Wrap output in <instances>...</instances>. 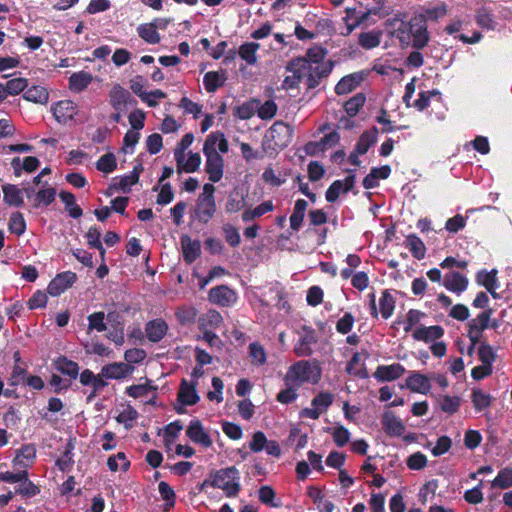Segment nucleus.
I'll use <instances>...</instances> for the list:
<instances>
[{
	"label": "nucleus",
	"instance_id": "f257e3e1",
	"mask_svg": "<svg viewBox=\"0 0 512 512\" xmlns=\"http://www.w3.org/2000/svg\"><path fill=\"white\" fill-rule=\"evenodd\" d=\"M405 14H396L384 22L388 34L399 40L402 48L412 46L416 50L423 49L429 42L430 36L427 22L423 15L411 17L408 21Z\"/></svg>",
	"mask_w": 512,
	"mask_h": 512
},
{
	"label": "nucleus",
	"instance_id": "f03ea898",
	"mask_svg": "<svg viewBox=\"0 0 512 512\" xmlns=\"http://www.w3.org/2000/svg\"><path fill=\"white\" fill-rule=\"evenodd\" d=\"M240 472L235 466L212 471L209 479L202 482L200 490L205 486L221 489L228 498L236 497L241 490Z\"/></svg>",
	"mask_w": 512,
	"mask_h": 512
},
{
	"label": "nucleus",
	"instance_id": "7ed1b4c3",
	"mask_svg": "<svg viewBox=\"0 0 512 512\" xmlns=\"http://www.w3.org/2000/svg\"><path fill=\"white\" fill-rule=\"evenodd\" d=\"M321 375V367L317 360H300L288 368L283 380L286 385L296 384V388H299L304 383L317 384Z\"/></svg>",
	"mask_w": 512,
	"mask_h": 512
},
{
	"label": "nucleus",
	"instance_id": "20e7f679",
	"mask_svg": "<svg viewBox=\"0 0 512 512\" xmlns=\"http://www.w3.org/2000/svg\"><path fill=\"white\" fill-rule=\"evenodd\" d=\"M203 153L206 157L205 171L209 176L212 183L219 182L224 173V159L215 149V142L212 140H205L203 145Z\"/></svg>",
	"mask_w": 512,
	"mask_h": 512
},
{
	"label": "nucleus",
	"instance_id": "39448f33",
	"mask_svg": "<svg viewBox=\"0 0 512 512\" xmlns=\"http://www.w3.org/2000/svg\"><path fill=\"white\" fill-rule=\"evenodd\" d=\"M266 137L273 142L274 148L284 149L292 141L293 129L283 121H276L267 131Z\"/></svg>",
	"mask_w": 512,
	"mask_h": 512
},
{
	"label": "nucleus",
	"instance_id": "423d86ee",
	"mask_svg": "<svg viewBox=\"0 0 512 512\" xmlns=\"http://www.w3.org/2000/svg\"><path fill=\"white\" fill-rule=\"evenodd\" d=\"M286 70L292 72V75L286 76L282 86L284 89H295L299 86L305 71H307V61L303 57L290 60L286 66Z\"/></svg>",
	"mask_w": 512,
	"mask_h": 512
},
{
	"label": "nucleus",
	"instance_id": "0eeeda50",
	"mask_svg": "<svg viewBox=\"0 0 512 512\" xmlns=\"http://www.w3.org/2000/svg\"><path fill=\"white\" fill-rule=\"evenodd\" d=\"M334 397L330 392H320L311 401L313 408H304L300 411V416L316 420L333 403Z\"/></svg>",
	"mask_w": 512,
	"mask_h": 512
},
{
	"label": "nucleus",
	"instance_id": "6e6552de",
	"mask_svg": "<svg viewBox=\"0 0 512 512\" xmlns=\"http://www.w3.org/2000/svg\"><path fill=\"white\" fill-rule=\"evenodd\" d=\"M237 293L227 285H218L210 289L208 299L221 307H230L237 301Z\"/></svg>",
	"mask_w": 512,
	"mask_h": 512
},
{
	"label": "nucleus",
	"instance_id": "1a4fd4ad",
	"mask_svg": "<svg viewBox=\"0 0 512 512\" xmlns=\"http://www.w3.org/2000/svg\"><path fill=\"white\" fill-rule=\"evenodd\" d=\"M76 280L77 275L72 271L58 273L48 284L47 292L53 297L60 296L67 289L72 287Z\"/></svg>",
	"mask_w": 512,
	"mask_h": 512
},
{
	"label": "nucleus",
	"instance_id": "9d476101",
	"mask_svg": "<svg viewBox=\"0 0 512 512\" xmlns=\"http://www.w3.org/2000/svg\"><path fill=\"white\" fill-rule=\"evenodd\" d=\"M304 334L299 338L294 347V352L298 357L311 356L313 354L312 345L318 341L316 331L309 326L302 327Z\"/></svg>",
	"mask_w": 512,
	"mask_h": 512
},
{
	"label": "nucleus",
	"instance_id": "9b49d317",
	"mask_svg": "<svg viewBox=\"0 0 512 512\" xmlns=\"http://www.w3.org/2000/svg\"><path fill=\"white\" fill-rule=\"evenodd\" d=\"M216 212L215 197H199L194 211V218L202 224H207Z\"/></svg>",
	"mask_w": 512,
	"mask_h": 512
},
{
	"label": "nucleus",
	"instance_id": "f8f14e48",
	"mask_svg": "<svg viewBox=\"0 0 512 512\" xmlns=\"http://www.w3.org/2000/svg\"><path fill=\"white\" fill-rule=\"evenodd\" d=\"M186 435L192 442L200 444L205 448L212 446V439L204 430L203 424L199 419H193L190 421L186 429Z\"/></svg>",
	"mask_w": 512,
	"mask_h": 512
},
{
	"label": "nucleus",
	"instance_id": "ddd939ff",
	"mask_svg": "<svg viewBox=\"0 0 512 512\" xmlns=\"http://www.w3.org/2000/svg\"><path fill=\"white\" fill-rule=\"evenodd\" d=\"M406 372L405 367L400 363L390 365H379L373 373L378 382H391L399 379Z\"/></svg>",
	"mask_w": 512,
	"mask_h": 512
},
{
	"label": "nucleus",
	"instance_id": "4468645a",
	"mask_svg": "<svg viewBox=\"0 0 512 512\" xmlns=\"http://www.w3.org/2000/svg\"><path fill=\"white\" fill-rule=\"evenodd\" d=\"M54 368L63 376L67 377L68 382L76 380L79 375V364L64 355H60L53 360Z\"/></svg>",
	"mask_w": 512,
	"mask_h": 512
},
{
	"label": "nucleus",
	"instance_id": "2eb2a0df",
	"mask_svg": "<svg viewBox=\"0 0 512 512\" xmlns=\"http://www.w3.org/2000/svg\"><path fill=\"white\" fill-rule=\"evenodd\" d=\"M134 371V367L123 362H113L101 368V375L106 379L120 380L128 377Z\"/></svg>",
	"mask_w": 512,
	"mask_h": 512
},
{
	"label": "nucleus",
	"instance_id": "dca6fc26",
	"mask_svg": "<svg viewBox=\"0 0 512 512\" xmlns=\"http://www.w3.org/2000/svg\"><path fill=\"white\" fill-rule=\"evenodd\" d=\"M77 113V105L71 100H61L53 107V115L61 124L73 120Z\"/></svg>",
	"mask_w": 512,
	"mask_h": 512
},
{
	"label": "nucleus",
	"instance_id": "f3484780",
	"mask_svg": "<svg viewBox=\"0 0 512 512\" xmlns=\"http://www.w3.org/2000/svg\"><path fill=\"white\" fill-rule=\"evenodd\" d=\"M381 424L385 433L389 436H402L405 432V425L394 412L386 411L382 415Z\"/></svg>",
	"mask_w": 512,
	"mask_h": 512
},
{
	"label": "nucleus",
	"instance_id": "a211bd4d",
	"mask_svg": "<svg viewBox=\"0 0 512 512\" xmlns=\"http://www.w3.org/2000/svg\"><path fill=\"white\" fill-rule=\"evenodd\" d=\"M197 382L189 383L186 379H182L179 391L177 394V400L182 405L192 406L198 403L200 400L199 395L197 394Z\"/></svg>",
	"mask_w": 512,
	"mask_h": 512
},
{
	"label": "nucleus",
	"instance_id": "6ab92c4d",
	"mask_svg": "<svg viewBox=\"0 0 512 512\" xmlns=\"http://www.w3.org/2000/svg\"><path fill=\"white\" fill-rule=\"evenodd\" d=\"M333 69V63H322L315 67H308L309 73L307 75L306 84L309 89H315L323 78L329 76Z\"/></svg>",
	"mask_w": 512,
	"mask_h": 512
},
{
	"label": "nucleus",
	"instance_id": "aec40b11",
	"mask_svg": "<svg viewBox=\"0 0 512 512\" xmlns=\"http://www.w3.org/2000/svg\"><path fill=\"white\" fill-rule=\"evenodd\" d=\"M476 24L488 31H493L497 27V21L495 19L494 10L486 5H482L475 10L474 16Z\"/></svg>",
	"mask_w": 512,
	"mask_h": 512
},
{
	"label": "nucleus",
	"instance_id": "412c9836",
	"mask_svg": "<svg viewBox=\"0 0 512 512\" xmlns=\"http://www.w3.org/2000/svg\"><path fill=\"white\" fill-rule=\"evenodd\" d=\"M183 260L186 264H192L201 254V244L199 240H192L188 235L180 237Z\"/></svg>",
	"mask_w": 512,
	"mask_h": 512
},
{
	"label": "nucleus",
	"instance_id": "4be33fe9",
	"mask_svg": "<svg viewBox=\"0 0 512 512\" xmlns=\"http://www.w3.org/2000/svg\"><path fill=\"white\" fill-rule=\"evenodd\" d=\"M168 331V325L165 320L156 318L150 320L145 325V333L148 340L152 343L160 342Z\"/></svg>",
	"mask_w": 512,
	"mask_h": 512
},
{
	"label": "nucleus",
	"instance_id": "5701e85b",
	"mask_svg": "<svg viewBox=\"0 0 512 512\" xmlns=\"http://www.w3.org/2000/svg\"><path fill=\"white\" fill-rule=\"evenodd\" d=\"M469 281L466 276L459 272L452 271L444 276L443 286L456 294H461L468 287Z\"/></svg>",
	"mask_w": 512,
	"mask_h": 512
},
{
	"label": "nucleus",
	"instance_id": "b1692460",
	"mask_svg": "<svg viewBox=\"0 0 512 512\" xmlns=\"http://www.w3.org/2000/svg\"><path fill=\"white\" fill-rule=\"evenodd\" d=\"M444 335V329L442 326L433 325V326H420L416 328L412 337L416 341H423L425 343L432 342L434 340L440 339Z\"/></svg>",
	"mask_w": 512,
	"mask_h": 512
},
{
	"label": "nucleus",
	"instance_id": "393cba45",
	"mask_svg": "<svg viewBox=\"0 0 512 512\" xmlns=\"http://www.w3.org/2000/svg\"><path fill=\"white\" fill-rule=\"evenodd\" d=\"M406 387L412 392L427 394L431 389V384L426 375L414 371L407 377Z\"/></svg>",
	"mask_w": 512,
	"mask_h": 512
},
{
	"label": "nucleus",
	"instance_id": "a878e982",
	"mask_svg": "<svg viewBox=\"0 0 512 512\" xmlns=\"http://www.w3.org/2000/svg\"><path fill=\"white\" fill-rule=\"evenodd\" d=\"M361 72L352 73L342 77L335 86V93L337 95H345L354 91L363 81Z\"/></svg>",
	"mask_w": 512,
	"mask_h": 512
},
{
	"label": "nucleus",
	"instance_id": "bb28decb",
	"mask_svg": "<svg viewBox=\"0 0 512 512\" xmlns=\"http://www.w3.org/2000/svg\"><path fill=\"white\" fill-rule=\"evenodd\" d=\"M39 165L40 161L35 156H27L23 159V161H21L20 157H14L11 160V166L16 177H20L23 171L27 173L34 172L37 170Z\"/></svg>",
	"mask_w": 512,
	"mask_h": 512
},
{
	"label": "nucleus",
	"instance_id": "cd10ccee",
	"mask_svg": "<svg viewBox=\"0 0 512 512\" xmlns=\"http://www.w3.org/2000/svg\"><path fill=\"white\" fill-rule=\"evenodd\" d=\"M227 80L226 71H208L204 74L203 84L208 93L216 92Z\"/></svg>",
	"mask_w": 512,
	"mask_h": 512
},
{
	"label": "nucleus",
	"instance_id": "c85d7f7f",
	"mask_svg": "<svg viewBox=\"0 0 512 512\" xmlns=\"http://www.w3.org/2000/svg\"><path fill=\"white\" fill-rule=\"evenodd\" d=\"M4 202L13 207H21L24 204L23 191L17 185L5 184L2 186Z\"/></svg>",
	"mask_w": 512,
	"mask_h": 512
},
{
	"label": "nucleus",
	"instance_id": "c756f323",
	"mask_svg": "<svg viewBox=\"0 0 512 512\" xmlns=\"http://www.w3.org/2000/svg\"><path fill=\"white\" fill-rule=\"evenodd\" d=\"M93 81V76L86 71L73 73L69 77V89L72 92L80 93L84 91Z\"/></svg>",
	"mask_w": 512,
	"mask_h": 512
},
{
	"label": "nucleus",
	"instance_id": "7c9ffc66",
	"mask_svg": "<svg viewBox=\"0 0 512 512\" xmlns=\"http://www.w3.org/2000/svg\"><path fill=\"white\" fill-rule=\"evenodd\" d=\"M377 139L378 129L376 126H374L372 129L366 130L360 135L354 149L358 152V154L364 155L367 153L369 148L377 142Z\"/></svg>",
	"mask_w": 512,
	"mask_h": 512
},
{
	"label": "nucleus",
	"instance_id": "2f4dec72",
	"mask_svg": "<svg viewBox=\"0 0 512 512\" xmlns=\"http://www.w3.org/2000/svg\"><path fill=\"white\" fill-rule=\"evenodd\" d=\"M223 323L222 315L216 310H209L198 320V326L201 331L217 329Z\"/></svg>",
	"mask_w": 512,
	"mask_h": 512
},
{
	"label": "nucleus",
	"instance_id": "473e14b6",
	"mask_svg": "<svg viewBox=\"0 0 512 512\" xmlns=\"http://www.w3.org/2000/svg\"><path fill=\"white\" fill-rule=\"evenodd\" d=\"M307 207H308V203L304 199H298L295 202V205H294V208H293V212H292V214L290 215V218H289L290 228L293 231L297 232V231L300 230V228L302 226V223H303V220H304V217H305V213H306Z\"/></svg>",
	"mask_w": 512,
	"mask_h": 512
},
{
	"label": "nucleus",
	"instance_id": "72a5a7b5",
	"mask_svg": "<svg viewBox=\"0 0 512 512\" xmlns=\"http://www.w3.org/2000/svg\"><path fill=\"white\" fill-rule=\"evenodd\" d=\"M130 99V93L118 84L110 91V103L116 111H121Z\"/></svg>",
	"mask_w": 512,
	"mask_h": 512
},
{
	"label": "nucleus",
	"instance_id": "f704fd0d",
	"mask_svg": "<svg viewBox=\"0 0 512 512\" xmlns=\"http://www.w3.org/2000/svg\"><path fill=\"white\" fill-rule=\"evenodd\" d=\"M75 449V444L73 439H69L67 442L63 454L60 458H58L55 462L57 468L62 472H68L72 469L74 465L73 459V451Z\"/></svg>",
	"mask_w": 512,
	"mask_h": 512
},
{
	"label": "nucleus",
	"instance_id": "c9c22d12",
	"mask_svg": "<svg viewBox=\"0 0 512 512\" xmlns=\"http://www.w3.org/2000/svg\"><path fill=\"white\" fill-rule=\"evenodd\" d=\"M382 35L381 30L362 32L358 36V44L366 50L374 49L380 45Z\"/></svg>",
	"mask_w": 512,
	"mask_h": 512
},
{
	"label": "nucleus",
	"instance_id": "e433bc0d",
	"mask_svg": "<svg viewBox=\"0 0 512 512\" xmlns=\"http://www.w3.org/2000/svg\"><path fill=\"white\" fill-rule=\"evenodd\" d=\"M260 48V44L256 42H245L240 45L238 49V55L248 65H255L257 63V51Z\"/></svg>",
	"mask_w": 512,
	"mask_h": 512
},
{
	"label": "nucleus",
	"instance_id": "4c0bfd02",
	"mask_svg": "<svg viewBox=\"0 0 512 512\" xmlns=\"http://www.w3.org/2000/svg\"><path fill=\"white\" fill-rule=\"evenodd\" d=\"M57 191L52 186H44L37 191L35 194V202H33V208H39L41 205L49 206L56 198Z\"/></svg>",
	"mask_w": 512,
	"mask_h": 512
},
{
	"label": "nucleus",
	"instance_id": "58836bf2",
	"mask_svg": "<svg viewBox=\"0 0 512 512\" xmlns=\"http://www.w3.org/2000/svg\"><path fill=\"white\" fill-rule=\"evenodd\" d=\"M59 198L64 203L65 209L67 210L70 217L78 219L83 215L82 208L76 204L74 194L68 191H61L59 193Z\"/></svg>",
	"mask_w": 512,
	"mask_h": 512
},
{
	"label": "nucleus",
	"instance_id": "ea45409f",
	"mask_svg": "<svg viewBox=\"0 0 512 512\" xmlns=\"http://www.w3.org/2000/svg\"><path fill=\"white\" fill-rule=\"evenodd\" d=\"M158 26L155 22L141 24L137 28L138 35L149 44H158L161 40L157 32Z\"/></svg>",
	"mask_w": 512,
	"mask_h": 512
},
{
	"label": "nucleus",
	"instance_id": "a19ab883",
	"mask_svg": "<svg viewBox=\"0 0 512 512\" xmlns=\"http://www.w3.org/2000/svg\"><path fill=\"white\" fill-rule=\"evenodd\" d=\"M23 98L29 102L46 104L49 99V93L45 87L33 85L24 92Z\"/></svg>",
	"mask_w": 512,
	"mask_h": 512
},
{
	"label": "nucleus",
	"instance_id": "79ce46f5",
	"mask_svg": "<svg viewBox=\"0 0 512 512\" xmlns=\"http://www.w3.org/2000/svg\"><path fill=\"white\" fill-rule=\"evenodd\" d=\"M405 245L411 252L412 256L417 260H421L425 257L426 247L424 242L416 234H409L406 236Z\"/></svg>",
	"mask_w": 512,
	"mask_h": 512
},
{
	"label": "nucleus",
	"instance_id": "37998d69",
	"mask_svg": "<svg viewBox=\"0 0 512 512\" xmlns=\"http://www.w3.org/2000/svg\"><path fill=\"white\" fill-rule=\"evenodd\" d=\"M36 458V447L34 444H24L17 451L15 461L27 468L34 463Z\"/></svg>",
	"mask_w": 512,
	"mask_h": 512
},
{
	"label": "nucleus",
	"instance_id": "c03bdc74",
	"mask_svg": "<svg viewBox=\"0 0 512 512\" xmlns=\"http://www.w3.org/2000/svg\"><path fill=\"white\" fill-rule=\"evenodd\" d=\"M395 298L391 295L389 290H384L382 292V296L379 300V309L381 316L384 319H388L393 315V312L395 310Z\"/></svg>",
	"mask_w": 512,
	"mask_h": 512
},
{
	"label": "nucleus",
	"instance_id": "a18cd8bd",
	"mask_svg": "<svg viewBox=\"0 0 512 512\" xmlns=\"http://www.w3.org/2000/svg\"><path fill=\"white\" fill-rule=\"evenodd\" d=\"M249 357L255 366H262L267 362V353L259 342H252L248 346Z\"/></svg>",
	"mask_w": 512,
	"mask_h": 512
},
{
	"label": "nucleus",
	"instance_id": "49530a36",
	"mask_svg": "<svg viewBox=\"0 0 512 512\" xmlns=\"http://www.w3.org/2000/svg\"><path fill=\"white\" fill-rule=\"evenodd\" d=\"M471 401L475 411L481 412L491 405L492 397L490 394L483 392L481 389H473L471 394Z\"/></svg>",
	"mask_w": 512,
	"mask_h": 512
},
{
	"label": "nucleus",
	"instance_id": "de8ad7c7",
	"mask_svg": "<svg viewBox=\"0 0 512 512\" xmlns=\"http://www.w3.org/2000/svg\"><path fill=\"white\" fill-rule=\"evenodd\" d=\"M157 386L152 384L150 379H146L144 384H134L126 388V394L132 398H140L146 396L150 391H156Z\"/></svg>",
	"mask_w": 512,
	"mask_h": 512
},
{
	"label": "nucleus",
	"instance_id": "09e8293b",
	"mask_svg": "<svg viewBox=\"0 0 512 512\" xmlns=\"http://www.w3.org/2000/svg\"><path fill=\"white\" fill-rule=\"evenodd\" d=\"M8 230L10 233L21 236L26 231V221L21 212H13L9 218Z\"/></svg>",
	"mask_w": 512,
	"mask_h": 512
},
{
	"label": "nucleus",
	"instance_id": "8fccbe9b",
	"mask_svg": "<svg viewBox=\"0 0 512 512\" xmlns=\"http://www.w3.org/2000/svg\"><path fill=\"white\" fill-rule=\"evenodd\" d=\"M366 97L363 93H357L344 103V110L349 117H354L364 106Z\"/></svg>",
	"mask_w": 512,
	"mask_h": 512
},
{
	"label": "nucleus",
	"instance_id": "3c124183",
	"mask_svg": "<svg viewBox=\"0 0 512 512\" xmlns=\"http://www.w3.org/2000/svg\"><path fill=\"white\" fill-rule=\"evenodd\" d=\"M491 487L508 489L512 487V469L509 467L499 470L497 476L491 482Z\"/></svg>",
	"mask_w": 512,
	"mask_h": 512
},
{
	"label": "nucleus",
	"instance_id": "603ef678",
	"mask_svg": "<svg viewBox=\"0 0 512 512\" xmlns=\"http://www.w3.org/2000/svg\"><path fill=\"white\" fill-rule=\"evenodd\" d=\"M478 358L482 364L493 367V363L497 358V354L490 344L481 342L478 347Z\"/></svg>",
	"mask_w": 512,
	"mask_h": 512
},
{
	"label": "nucleus",
	"instance_id": "864d4df0",
	"mask_svg": "<svg viewBox=\"0 0 512 512\" xmlns=\"http://www.w3.org/2000/svg\"><path fill=\"white\" fill-rule=\"evenodd\" d=\"M275 497H276V492L269 485H263L258 489V499L264 505L274 507V508L280 507L281 506L280 503L274 502Z\"/></svg>",
	"mask_w": 512,
	"mask_h": 512
},
{
	"label": "nucleus",
	"instance_id": "5fc2aeb1",
	"mask_svg": "<svg viewBox=\"0 0 512 512\" xmlns=\"http://www.w3.org/2000/svg\"><path fill=\"white\" fill-rule=\"evenodd\" d=\"M117 167L116 157L113 153L102 155L96 162L97 170L103 173H112Z\"/></svg>",
	"mask_w": 512,
	"mask_h": 512
},
{
	"label": "nucleus",
	"instance_id": "6e6d98bb",
	"mask_svg": "<svg viewBox=\"0 0 512 512\" xmlns=\"http://www.w3.org/2000/svg\"><path fill=\"white\" fill-rule=\"evenodd\" d=\"M461 404V399L458 396L444 395L440 400V409L450 415L456 413Z\"/></svg>",
	"mask_w": 512,
	"mask_h": 512
},
{
	"label": "nucleus",
	"instance_id": "4d7b16f0",
	"mask_svg": "<svg viewBox=\"0 0 512 512\" xmlns=\"http://www.w3.org/2000/svg\"><path fill=\"white\" fill-rule=\"evenodd\" d=\"M139 414L135 408L132 406H128L126 409L121 411L119 415L116 417V421L118 423L124 424L126 429H130L133 427V423L138 418Z\"/></svg>",
	"mask_w": 512,
	"mask_h": 512
},
{
	"label": "nucleus",
	"instance_id": "13d9d810",
	"mask_svg": "<svg viewBox=\"0 0 512 512\" xmlns=\"http://www.w3.org/2000/svg\"><path fill=\"white\" fill-rule=\"evenodd\" d=\"M257 101H247L234 109V116L241 120H248L254 116L256 112Z\"/></svg>",
	"mask_w": 512,
	"mask_h": 512
},
{
	"label": "nucleus",
	"instance_id": "bf43d9fd",
	"mask_svg": "<svg viewBox=\"0 0 512 512\" xmlns=\"http://www.w3.org/2000/svg\"><path fill=\"white\" fill-rule=\"evenodd\" d=\"M15 493L26 497H33L40 493V488L27 477L15 488Z\"/></svg>",
	"mask_w": 512,
	"mask_h": 512
},
{
	"label": "nucleus",
	"instance_id": "052dcab7",
	"mask_svg": "<svg viewBox=\"0 0 512 512\" xmlns=\"http://www.w3.org/2000/svg\"><path fill=\"white\" fill-rule=\"evenodd\" d=\"M28 86V80L26 78H13L6 82L5 91L8 95H18L23 92Z\"/></svg>",
	"mask_w": 512,
	"mask_h": 512
},
{
	"label": "nucleus",
	"instance_id": "680f3d73",
	"mask_svg": "<svg viewBox=\"0 0 512 512\" xmlns=\"http://www.w3.org/2000/svg\"><path fill=\"white\" fill-rule=\"evenodd\" d=\"M287 387L283 390H281L277 396H276V400L281 403V404H291L293 403L297 397H298V394H297V389L296 388V384H291V385H286Z\"/></svg>",
	"mask_w": 512,
	"mask_h": 512
},
{
	"label": "nucleus",
	"instance_id": "e2e57ef3",
	"mask_svg": "<svg viewBox=\"0 0 512 512\" xmlns=\"http://www.w3.org/2000/svg\"><path fill=\"white\" fill-rule=\"evenodd\" d=\"M325 56L326 51L321 46L309 48L306 52V57L304 58L307 61V68L311 66V62L317 65L322 64Z\"/></svg>",
	"mask_w": 512,
	"mask_h": 512
},
{
	"label": "nucleus",
	"instance_id": "0e129e2a",
	"mask_svg": "<svg viewBox=\"0 0 512 512\" xmlns=\"http://www.w3.org/2000/svg\"><path fill=\"white\" fill-rule=\"evenodd\" d=\"M441 93L434 89L431 91H421L419 93L418 99H416L413 103V107H415L419 111L425 110L430 105V99L433 96H440Z\"/></svg>",
	"mask_w": 512,
	"mask_h": 512
},
{
	"label": "nucleus",
	"instance_id": "69168bd1",
	"mask_svg": "<svg viewBox=\"0 0 512 512\" xmlns=\"http://www.w3.org/2000/svg\"><path fill=\"white\" fill-rule=\"evenodd\" d=\"M277 113V105L273 100L265 101L260 107L257 109V115L262 120H270Z\"/></svg>",
	"mask_w": 512,
	"mask_h": 512
},
{
	"label": "nucleus",
	"instance_id": "338daca9",
	"mask_svg": "<svg viewBox=\"0 0 512 512\" xmlns=\"http://www.w3.org/2000/svg\"><path fill=\"white\" fill-rule=\"evenodd\" d=\"M331 435L334 443L338 447H344L350 440V432L347 428L340 425L332 429Z\"/></svg>",
	"mask_w": 512,
	"mask_h": 512
},
{
	"label": "nucleus",
	"instance_id": "774afa93",
	"mask_svg": "<svg viewBox=\"0 0 512 512\" xmlns=\"http://www.w3.org/2000/svg\"><path fill=\"white\" fill-rule=\"evenodd\" d=\"M406 465L411 470H422L427 465V457L422 452H415L408 457Z\"/></svg>",
	"mask_w": 512,
	"mask_h": 512
}]
</instances>
